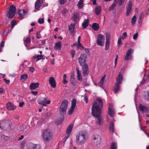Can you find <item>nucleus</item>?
Returning <instances> with one entry per match:
<instances>
[{"label":"nucleus","mask_w":149,"mask_h":149,"mask_svg":"<svg viewBox=\"0 0 149 149\" xmlns=\"http://www.w3.org/2000/svg\"><path fill=\"white\" fill-rule=\"evenodd\" d=\"M103 105L102 100L100 99H98L93 104L92 107V114L97 118L96 123L99 125L101 124L102 121L101 113V109L103 107Z\"/></svg>","instance_id":"obj_1"},{"label":"nucleus","mask_w":149,"mask_h":149,"mask_svg":"<svg viewBox=\"0 0 149 149\" xmlns=\"http://www.w3.org/2000/svg\"><path fill=\"white\" fill-rule=\"evenodd\" d=\"M42 137L44 140L48 143L52 140L53 138L52 132L50 129L45 130L42 133Z\"/></svg>","instance_id":"obj_2"},{"label":"nucleus","mask_w":149,"mask_h":149,"mask_svg":"<svg viewBox=\"0 0 149 149\" xmlns=\"http://www.w3.org/2000/svg\"><path fill=\"white\" fill-rule=\"evenodd\" d=\"M68 102L67 100H64L63 101L59 108V113L62 116H64L66 113L68 108Z\"/></svg>","instance_id":"obj_3"},{"label":"nucleus","mask_w":149,"mask_h":149,"mask_svg":"<svg viewBox=\"0 0 149 149\" xmlns=\"http://www.w3.org/2000/svg\"><path fill=\"white\" fill-rule=\"evenodd\" d=\"M86 139V135L84 134L83 132H79L76 137V141L77 143L79 145H82L85 142Z\"/></svg>","instance_id":"obj_4"},{"label":"nucleus","mask_w":149,"mask_h":149,"mask_svg":"<svg viewBox=\"0 0 149 149\" xmlns=\"http://www.w3.org/2000/svg\"><path fill=\"white\" fill-rule=\"evenodd\" d=\"M123 78V76L120 74V72L116 78V83L113 87L114 92L115 94H116L120 90V84L122 83Z\"/></svg>","instance_id":"obj_5"},{"label":"nucleus","mask_w":149,"mask_h":149,"mask_svg":"<svg viewBox=\"0 0 149 149\" xmlns=\"http://www.w3.org/2000/svg\"><path fill=\"white\" fill-rule=\"evenodd\" d=\"M8 9V17L9 18H12L15 15L16 11V7L14 5H10Z\"/></svg>","instance_id":"obj_6"},{"label":"nucleus","mask_w":149,"mask_h":149,"mask_svg":"<svg viewBox=\"0 0 149 149\" xmlns=\"http://www.w3.org/2000/svg\"><path fill=\"white\" fill-rule=\"evenodd\" d=\"M104 36L101 34L98 35L97 40V44L100 46H104Z\"/></svg>","instance_id":"obj_7"},{"label":"nucleus","mask_w":149,"mask_h":149,"mask_svg":"<svg viewBox=\"0 0 149 149\" xmlns=\"http://www.w3.org/2000/svg\"><path fill=\"white\" fill-rule=\"evenodd\" d=\"M9 123H10V121L8 120V122L2 121L0 124V128L3 130L8 129L9 126Z\"/></svg>","instance_id":"obj_8"},{"label":"nucleus","mask_w":149,"mask_h":149,"mask_svg":"<svg viewBox=\"0 0 149 149\" xmlns=\"http://www.w3.org/2000/svg\"><path fill=\"white\" fill-rule=\"evenodd\" d=\"M101 141L100 137L98 135L96 134L94 136L93 138V141L94 143V144L95 146H97L98 144H100Z\"/></svg>","instance_id":"obj_9"},{"label":"nucleus","mask_w":149,"mask_h":149,"mask_svg":"<svg viewBox=\"0 0 149 149\" xmlns=\"http://www.w3.org/2000/svg\"><path fill=\"white\" fill-rule=\"evenodd\" d=\"M133 51L134 50L131 48H130L128 50L125 57V60L132 59V56L131 54L133 52Z\"/></svg>","instance_id":"obj_10"},{"label":"nucleus","mask_w":149,"mask_h":149,"mask_svg":"<svg viewBox=\"0 0 149 149\" xmlns=\"http://www.w3.org/2000/svg\"><path fill=\"white\" fill-rule=\"evenodd\" d=\"M47 99V97H39L38 100V103L39 104L42 105L44 106H46V101Z\"/></svg>","instance_id":"obj_11"},{"label":"nucleus","mask_w":149,"mask_h":149,"mask_svg":"<svg viewBox=\"0 0 149 149\" xmlns=\"http://www.w3.org/2000/svg\"><path fill=\"white\" fill-rule=\"evenodd\" d=\"M108 110V113L109 116L111 117H113L115 114V111L113 109V106L112 104H110L109 105Z\"/></svg>","instance_id":"obj_12"},{"label":"nucleus","mask_w":149,"mask_h":149,"mask_svg":"<svg viewBox=\"0 0 149 149\" xmlns=\"http://www.w3.org/2000/svg\"><path fill=\"white\" fill-rule=\"evenodd\" d=\"M6 108L9 110H14L16 109V106L11 102H8L6 104Z\"/></svg>","instance_id":"obj_13"},{"label":"nucleus","mask_w":149,"mask_h":149,"mask_svg":"<svg viewBox=\"0 0 149 149\" xmlns=\"http://www.w3.org/2000/svg\"><path fill=\"white\" fill-rule=\"evenodd\" d=\"M132 6V2L129 1L127 3V6L126 7L127 10L126 13V16H128L129 15V13L131 12V10H132L131 7Z\"/></svg>","instance_id":"obj_14"},{"label":"nucleus","mask_w":149,"mask_h":149,"mask_svg":"<svg viewBox=\"0 0 149 149\" xmlns=\"http://www.w3.org/2000/svg\"><path fill=\"white\" fill-rule=\"evenodd\" d=\"M82 70L83 75L84 77L88 74L89 73L88 68V66H82Z\"/></svg>","instance_id":"obj_15"},{"label":"nucleus","mask_w":149,"mask_h":149,"mask_svg":"<svg viewBox=\"0 0 149 149\" xmlns=\"http://www.w3.org/2000/svg\"><path fill=\"white\" fill-rule=\"evenodd\" d=\"M39 86V83H32L29 86V88L31 90H35L38 88Z\"/></svg>","instance_id":"obj_16"},{"label":"nucleus","mask_w":149,"mask_h":149,"mask_svg":"<svg viewBox=\"0 0 149 149\" xmlns=\"http://www.w3.org/2000/svg\"><path fill=\"white\" fill-rule=\"evenodd\" d=\"M49 82L52 87L54 88L56 87L55 79L53 77H51L49 78Z\"/></svg>","instance_id":"obj_17"},{"label":"nucleus","mask_w":149,"mask_h":149,"mask_svg":"<svg viewBox=\"0 0 149 149\" xmlns=\"http://www.w3.org/2000/svg\"><path fill=\"white\" fill-rule=\"evenodd\" d=\"M139 109L142 111L144 112H148L149 111V108L144 106L143 105L140 104L139 106Z\"/></svg>","instance_id":"obj_18"},{"label":"nucleus","mask_w":149,"mask_h":149,"mask_svg":"<svg viewBox=\"0 0 149 149\" xmlns=\"http://www.w3.org/2000/svg\"><path fill=\"white\" fill-rule=\"evenodd\" d=\"M43 0H38L35 4V8L36 9H39L43 3Z\"/></svg>","instance_id":"obj_19"},{"label":"nucleus","mask_w":149,"mask_h":149,"mask_svg":"<svg viewBox=\"0 0 149 149\" xmlns=\"http://www.w3.org/2000/svg\"><path fill=\"white\" fill-rule=\"evenodd\" d=\"M61 42L59 41L56 43L54 48L56 50H60L61 49Z\"/></svg>","instance_id":"obj_20"},{"label":"nucleus","mask_w":149,"mask_h":149,"mask_svg":"<svg viewBox=\"0 0 149 149\" xmlns=\"http://www.w3.org/2000/svg\"><path fill=\"white\" fill-rule=\"evenodd\" d=\"M73 127V125L72 124H70L67 128L66 131V135L70 136Z\"/></svg>","instance_id":"obj_21"},{"label":"nucleus","mask_w":149,"mask_h":149,"mask_svg":"<svg viewBox=\"0 0 149 149\" xmlns=\"http://www.w3.org/2000/svg\"><path fill=\"white\" fill-rule=\"evenodd\" d=\"M77 71V78L79 81H81L82 80V77L81 75V73L79 68L77 67L76 68Z\"/></svg>","instance_id":"obj_22"},{"label":"nucleus","mask_w":149,"mask_h":149,"mask_svg":"<svg viewBox=\"0 0 149 149\" xmlns=\"http://www.w3.org/2000/svg\"><path fill=\"white\" fill-rule=\"evenodd\" d=\"M78 60L80 65H87V64L85 63L86 59L83 58L81 57H80Z\"/></svg>","instance_id":"obj_23"},{"label":"nucleus","mask_w":149,"mask_h":149,"mask_svg":"<svg viewBox=\"0 0 149 149\" xmlns=\"http://www.w3.org/2000/svg\"><path fill=\"white\" fill-rule=\"evenodd\" d=\"M70 82L73 86H75L77 83V81L72 75L70 76Z\"/></svg>","instance_id":"obj_24"},{"label":"nucleus","mask_w":149,"mask_h":149,"mask_svg":"<svg viewBox=\"0 0 149 149\" xmlns=\"http://www.w3.org/2000/svg\"><path fill=\"white\" fill-rule=\"evenodd\" d=\"M114 123L112 121H110V122L109 129L112 133H113L114 132Z\"/></svg>","instance_id":"obj_25"},{"label":"nucleus","mask_w":149,"mask_h":149,"mask_svg":"<svg viewBox=\"0 0 149 149\" xmlns=\"http://www.w3.org/2000/svg\"><path fill=\"white\" fill-rule=\"evenodd\" d=\"M101 7L100 6H97L96 7L95 9V12L97 15H99L101 12Z\"/></svg>","instance_id":"obj_26"},{"label":"nucleus","mask_w":149,"mask_h":149,"mask_svg":"<svg viewBox=\"0 0 149 149\" xmlns=\"http://www.w3.org/2000/svg\"><path fill=\"white\" fill-rule=\"evenodd\" d=\"M28 78V76L26 74H24L22 75L20 78V80H22V81H23L26 80V79Z\"/></svg>","instance_id":"obj_27"},{"label":"nucleus","mask_w":149,"mask_h":149,"mask_svg":"<svg viewBox=\"0 0 149 149\" xmlns=\"http://www.w3.org/2000/svg\"><path fill=\"white\" fill-rule=\"evenodd\" d=\"M92 27L94 30L97 31L98 29L99 26L98 24L94 23L92 24Z\"/></svg>","instance_id":"obj_28"},{"label":"nucleus","mask_w":149,"mask_h":149,"mask_svg":"<svg viewBox=\"0 0 149 149\" xmlns=\"http://www.w3.org/2000/svg\"><path fill=\"white\" fill-rule=\"evenodd\" d=\"M117 143L115 142L112 143L110 145L109 149H117Z\"/></svg>","instance_id":"obj_29"},{"label":"nucleus","mask_w":149,"mask_h":149,"mask_svg":"<svg viewBox=\"0 0 149 149\" xmlns=\"http://www.w3.org/2000/svg\"><path fill=\"white\" fill-rule=\"evenodd\" d=\"M88 19H86L83 23L82 26L84 29H86L88 26Z\"/></svg>","instance_id":"obj_30"},{"label":"nucleus","mask_w":149,"mask_h":149,"mask_svg":"<svg viewBox=\"0 0 149 149\" xmlns=\"http://www.w3.org/2000/svg\"><path fill=\"white\" fill-rule=\"evenodd\" d=\"M75 26V24L71 23V25L68 27L69 31L72 33L74 32Z\"/></svg>","instance_id":"obj_31"},{"label":"nucleus","mask_w":149,"mask_h":149,"mask_svg":"<svg viewBox=\"0 0 149 149\" xmlns=\"http://www.w3.org/2000/svg\"><path fill=\"white\" fill-rule=\"evenodd\" d=\"M83 0H80L78 2L77 6L79 8L81 9L83 7Z\"/></svg>","instance_id":"obj_32"},{"label":"nucleus","mask_w":149,"mask_h":149,"mask_svg":"<svg viewBox=\"0 0 149 149\" xmlns=\"http://www.w3.org/2000/svg\"><path fill=\"white\" fill-rule=\"evenodd\" d=\"M76 100L75 99H73L71 101V107L75 108L76 104Z\"/></svg>","instance_id":"obj_33"},{"label":"nucleus","mask_w":149,"mask_h":149,"mask_svg":"<svg viewBox=\"0 0 149 149\" xmlns=\"http://www.w3.org/2000/svg\"><path fill=\"white\" fill-rule=\"evenodd\" d=\"M106 77V75H104L103 77L101 79L99 83V85L100 86H102V84H103L104 81V80L105 78Z\"/></svg>","instance_id":"obj_34"},{"label":"nucleus","mask_w":149,"mask_h":149,"mask_svg":"<svg viewBox=\"0 0 149 149\" xmlns=\"http://www.w3.org/2000/svg\"><path fill=\"white\" fill-rule=\"evenodd\" d=\"M1 139L3 141H7L9 139V137L8 136H5L4 135H2L1 136Z\"/></svg>","instance_id":"obj_35"},{"label":"nucleus","mask_w":149,"mask_h":149,"mask_svg":"<svg viewBox=\"0 0 149 149\" xmlns=\"http://www.w3.org/2000/svg\"><path fill=\"white\" fill-rule=\"evenodd\" d=\"M110 41L109 40H108L106 41L105 45V50H107L108 49L110 45Z\"/></svg>","instance_id":"obj_36"},{"label":"nucleus","mask_w":149,"mask_h":149,"mask_svg":"<svg viewBox=\"0 0 149 149\" xmlns=\"http://www.w3.org/2000/svg\"><path fill=\"white\" fill-rule=\"evenodd\" d=\"M36 144L32 143H29L28 145L29 148V149H34Z\"/></svg>","instance_id":"obj_37"},{"label":"nucleus","mask_w":149,"mask_h":149,"mask_svg":"<svg viewBox=\"0 0 149 149\" xmlns=\"http://www.w3.org/2000/svg\"><path fill=\"white\" fill-rule=\"evenodd\" d=\"M17 13L21 16L24 15V14L23 13V10L22 9L18 10Z\"/></svg>","instance_id":"obj_38"},{"label":"nucleus","mask_w":149,"mask_h":149,"mask_svg":"<svg viewBox=\"0 0 149 149\" xmlns=\"http://www.w3.org/2000/svg\"><path fill=\"white\" fill-rule=\"evenodd\" d=\"M27 128V126L25 125H23L20 127V130L23 131Z\"/></svg>","instance_id":"obj_39"},{"label":"nucleus","mask_w":149,"mask_h":149,"mask_svg":"<svg viewBox=\"0 0 149 149\" xmlns=\"http://www.w3.org/2000/svg\"><path fill=\"white\" fill-rule=\"evenodd\" d=\"M74 109V108L71 107L70 109H69V110L68 111V114L69 115H71L73 113Z\"/></svg>","instance_id":"obj_40"},{"label":"nucleus","mask_w":149,"mask_h":149,"mask_svg":"<svg viewBox=\"0 0 149 149\" xmlns=\"http://www.w3.org/2000/svg\"><path fill=\"white\" fill-rule=\"evenodd\" d=\"M145 99L146 100L149 101V90L148 91L144 96Z\"/></svg>","instance_id":"obj_41"},{"label":"nucleus","mask_w":149,"mask_h":149,"mask_svg":"<svg viewBox=\"0 0 149 149\" xmlns=\"http://www.w3.org/2000/svg\"><path fill=\"white\" fill-rule=\"evenodd\" d=\"M36 58L37 59L36 61H37L41 59H45L44 58H43V56L41 54L37 55L36 56Z\"/></svg>","instance_id":"obj_42"},{"label":"nucleus","mask_w":149,"mask_h":149,"mask_svg":"<svg viewBox=\"0 0 149 149\" xmlns=\"http://www.w3.org/2000/svg\"><path fill=\"white\" fill-rule=\"evenodd\" d=\"M64 118V116H62L61 119L58 120L56 124L58 125H61V124L62 122V121L63 120Z\"/></svg>","instance_id":"obj_43"},{"label":"nucleus","mask_w":149,"mask_h":149,"mask_svg":"<svg viewBox=\"0 0 149 149\" xmlns=\"http://www.w3.org/2000/svg\"><path fill=\"white\" fill-rule=\"evenodd\" d=\"M136 17L135 16H134L132 19V23L133 24H135L136 21Z\"/></svg>","instance_id":"obj_44"},{"label":"nucleus","mask_w":149,"mask_h":149,"mask_svg":"<svg viewBox=\"0 0 149 149\" xmlns=\"http://www.w3.org/2000/svg\"><path fill=\"white\" fill-rule=\"evenodd\" d=\"M77 41L78 45L77 46V47H79V46H80L81 47V48H80V49L81 50H83L84 48V47H83L82 45H81V44L80 43V40H78Z\"/></svg>","instance_id":"obj_45"},{"label":"nucleus","mask_w":149,"mask_h":149,"mask_svg":"<svg viewBox=\"0 0 149 149\" xmlns=\"http://www.w3.org/2000/svg\"><path fill=\"white\" fill-rule=\"evenodd\" d=\"M69 135H66V136L64 137L62 140V142L63 143H64L66 140L69 137Z\"/></svg>","instance_id":"obj_46"},{"label":"nucleus","mask_w":149,"mask_h":149,"mask_svg":"<svg viewBox=\"0 0 149 149\" xmlns=\"http://www.w3.org/2000/svg\"><path fill=\"white\" fill-rule=\"evenodd\" d=\"M78 15L77 13H74V14L73 18V19L75 21H76V22H77Z\"/></svg>","instance_id":"obj_47"},{"label":"nucleus","mask_w":149,"mask_h":149,"mask_svg":"<svg viewBox=\"0 0 149 149\" xmlns=\"http://www.w3.org/2000/svg\"><path fill=\"white\" fill-rule=\"evenodd\" d=\"M116 6V4L114 3H113L112 6H111L109 8V11L112 10L114 9Z\"/></svg>","instance_id":"obj_48"},{"label":"nucleus","mask_w":149,"mask_h":149,"mask_svg":"<svg viewBox=\"0 0 149 149\" xmlns=\"http://www.w3.org/2000/svg\"><path fill=\"white\" fill-rule=\"evenodd\" d=\"M16 23V21L15 20H13L11 22V28L13 29Z\"/></svg>","instance_id":"obj_49"},{"label":"nucleus","mask_w":149,"mask_h":149,"mask_svg":"<svg viewBox=\"0 0 149 149\" xmlns=\"http://www.w3.org/2000/svg\"><path fill=\"white\" fill-rule=\"evenodd\" d=\"M106 41H107L108 40H110L109 39L110 38V35L108 33H107L106 34Z\"/></svg>","instance_id":"obj_50"},{"label":"nucleus","mask_w":149,"mask_h":149,"mask_svg":"<svg viewBox=\"0 0 149 149\" xmlns=\"http://www.w3.org/2000/svg\"><path fill=\"white\" fill-rule=\"evenodd\" d=\"M118 4L120 6L124 2L125 0H118Z\"/></svg>","instance_id":"obj_51"},{"label":"nucleus","mask_w":149,"mask_h":149,"mask_svg":"<svg viewBox=\"0 0 149 149\" xmlns=\"http://www.w3.org/2000/svg\"><path fill=\"white\" fill-rule=\"evenodd\" d=\"M38 22L40 24H43L44 23V20L43 19L40 18L38 20Z\"/></svg>","instance_id":"obj_52"},{"label":"nucleus","mask_w":149,"mask_h":149,"mask_svg":"<svg viewBox=\"0 0 149 149\" xmlns=\"http://www.w3.org/2000/svg\"><path fill=\"white\" fill-rule=\"evenodd\" d=\"M67 0H59V3L61 4H63Z\"/></svg>","instance_id":"obj_53"},{"label":"nucleus","mask_w":149,"mask_h":149,"mask_svg":"<svg viewBox=\"0 0 149 149\" xmlns=\"http://www.w3.org/2000/svg\"><path fill=\"white\" fill-rule=\"evenodd\" d=\"M34 149H40V145L36 144Z\"/></svg>","instance_id":"obj_54"},{"label":"nucleus","mask_w":149,"mask_h":149,"mask_svg":"<svg viewBox=\"0 0 149 149\" xmlns=\"http://www.w3.org/2000/svg\"><path fill=\"white\" fill-rule=\"evenodd\" d=\"M3 80L5 81V83L8 85H9L10 83V80H7L6 79L4 78L3 79Z\"/></svg>","instance_id":"obj_55"},{"label":"nucleus","mask_w":149,"mask_h":149,"mask_svg":"<svg viewBox=\"0 0 149 149\" xmlns=\"http://www.w3.org/2000/svg\"><path fill=\"white\" fill-rule=\"evenodd\" d=\"M25 40L27 43H30L31 41L30 38L29 37H28Z\"/></svg>","instance_id":"obj_56"},{"label":"nucleus","mask_w":149,"mask_h":149,"mask_svg":"<svg viewBox=\"0 0 149 149\" xmlns=\"http://www.w3.org/2000/svg\"><path fill=\"white\" fill-rule=\"evenodd\" d=\"M138 36V33H136L133 36V39L134 40L136 39Z\"/></svg>","instance_id":"obj_57"},{"label":"nucleus","mask_w":149,"mask_h":149,"mask_svg":"<svg viewBox=\"0 0 149 149\" xmlns=\"http://www.w3.org/2000/svg\"><path fill=\"white\" fill-rule=\"evenodd\" d=\"M84 100H85L86 103H87L88 102V99L87 96L86 95H85L84 96Z\"/></svg>","instance_id":"obj_58"},{"label":"nucleus","mask_w":149,"mask_h":149,"mask_svg":"<svg viewBox=\"0 0 149 149\" xmlns=\"http://www.w3.org/2000/svg\"><path fill=\"white\" fill-rule=\"evenodd\" d=\"M118 45H119V46H120V45L122 44V42L121 39L120 38L118 40Z\"/></svg>","instance_id":"obj_59"},{"label":"nucleus","mask_w":149,"mask_h":149,"mask_svg":"<svg viewBox=\"0 0 149 149\" xmlns=\"http://www.w3.org/2000/svg\"><path fill=\"white\" fill-rule=\"evenodd\" d=\"M24 104V102H20L19 103V106L20 107H21L23 106Z\"/></svg>","instance_id":"obj_60"},{"label":"nucleus","mask_w":149,"mask_h":149,"mask_svg":"<svg viewBox=\"0 0 149 149\" xmlns=\"http://www.w3.org/2000/svg\"><path fill=\"white\" fill-rule=\"evenodd\" d=\"M31 92L34 95H37L38 93L37 91H31Z\"/></svg>","instance_id":"obj_61"},{"label":"nucleus","mask_w":149,"mask_h":149,"mask_svg":"<svg viewBox=\"0 0 149 149\" xmlns=\"http://www.w3.org/2000/svg\"><path fill=\"white\" fill-rule=\"evenodd\" d=\"M118 58V55L117 54L116 56V58L115 60V65H116L117 64V62Z\"/></svg>","instance_id":"obj_62"},{"label":"nucleus","mask_w":149,"mask_h":149,"mask_svg":"<svg viewBox=\"0 0 149 149\" xmlns=\"http://www.w3.org/2000/svg\"><path fill=\"white\" fill-rule=\"evenodd\" d=\"M29 70L30 71L33 72L34 71V69L32 67H30L29 68Z\"/></svg>","instance_id":"obj_63"},{"label":"nucleus","mask_w":149,"mask_h":149,"mask_svg":"<svg viewBox=\"0 0 149 149\" xmlns=\"http://www.w3.org/2000/svg\"><path fill=\"white\" fill-rule=\"evenodd\" d=\"M24 136L23 135H22L20 136V137L18 139V140L19 141L20 140H22V139L24 138Z\"/></svg>","instance_id":"obj_64"}]
</instances>
